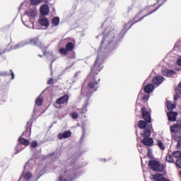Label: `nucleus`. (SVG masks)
I'll list each match as a JSON object with an SVG mask.
<instances>
[{"mask_svg":"<svg viewBox=\"0 0 181 181\" xmlns=\"http://www.w3.org/2000/svg\"><path fill=\"white\" fill-rule=\"evenodd\" d=\"M114 37H114V34L111 32H109L107 35L103 36L100 47L98 51V57L96 58L93 66L91 68L90 75L89 76L90 77H95V76L101 71L103 67H101L100 60H104L105 54H107L108 52H111V47H112V40Z\"/></svg>","mask_w":181,"mask_h":181,"instance_id":"obj_1","label":"nucleus"},{"mask_svg":"<svg viewBox=\"0 0 181 181\" xmlns=\"http://www.w3.org/2000/svg\"><path fill=\"white\" fill-rule=\"evenodd\" d=\"M166 1L168 0H163L162 4L154 9H152L151 6H148L139 11V13L136 15L132 22L129 21L127 23L124 24L123 29L120 32V37H123L124 35H125V33H127V32H128V30H129V29H131V28H132L135 23L141 22V21H142V19L144 18H146V16H149V15H152V13L156 12V11H158V9H159L160 6H162V5L166 2Z\"/></svg>","mask_w":181,"mask_h":181,"instance_id":"obj_2","label":"nucleus"},{"mask_svg":"<svg viewBox=\"0 0 181 181\" xmlns=\"http://www.w3.org/2000/svg\"><path fill=\"white\" fill-rule=\"evenodd\" d=\"M100 81V79L98 81L97 79H95V77L94 76H89L88 77V83L87 86V91H86V95L88 97H91L97 90H98V83Z\"/></svg>","mask_w":181,"mask_h":181,"instance_id":"obj_3","label":"nucleus"},{"mask_svg":"<svg viewBox=\"0 0 181 181\" xmlns=\"http://www.w3.org/2000/svg\"><path fill=\"white\" fill-rule=\"evenodd\" d=\"M148 166L153 172H162L165 169V166L163 164H160L159 162L155 160H149Z\"/></svg>","mask_w":181,"mask_h":181,"instance_id":"obj_4","label":"nucleus"},{"mask_svg":"<svg viewBox=\"0 0 181 181\" xmlns=\"http://www.w3.org/2000/svg\"><path fill=\"white\" fill-rule=\"evenodd\" d=\"M73 50H74V44L69 42L66 44L65 47H61L59 49V53L62 56H66L69 54V52H73Z\"/></svg>","mask_w":181,"mask_h":181,"instance_id":"obj_5","label":"nucleus"},{"mask_svg":"<svg viewBox=\"0 0 181 181\" xmlns=\"http://www.w3.org/2000/svg\"><path fill=\"white\" fill-rule=\"evenodd\" d=\"M146 107H142L141 109V116L146 122L151 124V122H152V119H151V114H149L148 111H146Z\"/></svg>","mask_w":181,"mask_h":181,"instance_id":"obj_6","label":"nucleus"},{"mask_svg":"<svg viewBox=\"0 0 181 181\" xmlns=\"http://www.w3.org/2000/svg\"><path fill=\"white\" fill-rule=\"evenodd\" d=\"M69 95L67 94L64 95L63 96L57 99L55 104H57L58 105H63V104H69Z\"/></svg>","mask_w":181,"mask_h":181,"instance_id":"obj_7","label":"nucleus"},{"mask_svg":"<svg viewBox=\"0 0 181 181\" xmlns=\"http://www.w3.org/2000/svg\"><path fill=\"white\" fill-rule=\"evenodd\" d=\"M137 127L140 129H146V128H148V129H152L153 128L152 124H148V122L144 120L139 121Z\"/></svg>","mask_w":181,"mask_h":181,"instance_id":"obj_8","label":"nucleus"},{"mask_svg":"<svg viewBox=\"0 0 181 181\" xmlns=\"http://www.w3.org/2000/svg\"><path fill=\"white\" fill-rule=\"evenodd\" d=\"M49 9V5L47 4H43L40 8V15H42V16H47L50 12Z\"/></svg>","mask_w":181,"mask_h":181,"instance_id":"obj_9","label":"nucleus"},{"mask_svg":"<svg viewBox=\"0 0 181 181\" xmlns=\"http://www.w3.org/2000/svg\"><path fill=\"white\" fill-rule=\"evenodd\" d=\"M38 23L40 25V26H43L44 28H49V26H50V23L46 17L40 18L38 20Z\"/></svg>","mask_w":181,"mask_h":181,"instance_id":"obj_10","label":"nucleus"},{"mask_svg":"<svg viewBox=\"0 0 181 181\" xmlns=\"http://www.w3.org/2000/svg\"><path fill=\"white\" fill-rule=\"evenodd\" d=\"M163 80H165V78L162 76H156L153 77L152 81L153 83L155 84V86H160L162 83H163Z\"/></svg>","mask_w":181,"mask_h":181,"instance_id":"obj_11","label":"nucleus"},{"mask_svg":"<svg viewBox=\"0 0 181 181\" xmlns=\"http://www.w3.org/2000/svg\"><path fill=\"white\" fill-rule=\"evenodd\" d=\"M162 75L165 77H172V76H175L176 74V72L172 69H164L162 70Z\"/></svg>","mask_w":181,"mask_h":181,"instance_id":"obj_12","label":"nucleus"},{"mask_svg":"<svg viewBox=\"0 0 181 181\" xmlns=\"http://www.w3.org/2000/svg\"><path fill=\"white\" fill-rule=\"evenodd\" d=\"M141 144H144L145 146H153V139L151 137L144 138Z\"/></svg>","mask_w":181,"mask_h":181,"instance_id":"obj_13","label":"nucleus"},{"mask_svg":"<svg viewBox=\"0 0 181 181\" xmlns=\"http://www.w3.org/2000/svg\"><path fill=\"white\" fill-rule=\"evenodd\" d=\"M70 136H71V132L70 131H65L58 134L59 139H67V138H70Z\"/></svg>","mask_w":181,"mask_h":181,"instance_id":"obj_14","label":"nucleus"},{"mask_svg":"<svg viewBox=\"0 0 181 181\" xmlns=\"http://www.w3.org/2000/svg\"><path fill=\"white\" fill-rule=\"evenodd\" d=\"M167 115L168 117V121H170L171 122H175V121H176V117H177V112H168L167 113Z\"/></svg>","mask_w":181,"mask_h":181,"instance_id":"obj_15","label":"nucleus"},{"mask_svg":"<svg viewBox=\"0 0 181 181\" xmlns=\"http://www.w3.org/2000/svg\"><path fill=\"white\" fill-rule=\"evenodd\" d=\"M154 89L155 85H153V83H149L144 87V92H146L147 94H151V93H152Z\"/></svg>","mask_w":181,"mask_h":181,"instance_id":"obj_16","label":"nucleus"},{"mask_svg":"<svg viewBox=\"0 0 181 181\" xmlns=\"http://www.w3.org/2000/svg\"><path fill=\"white\" fill-rule=\"evenodd\" d=\"M61 175L58 179V181H66V176H67V168H64L61 170Z\"/></svg>","mask_w":181,"mask_h":181,"instance_id":"obj_17","label":"nucleus"},{"mask_svg":"<svg viewBox=\"0 0 181 181\" xmlns=\"http://www.w3.org/2000/svg\"><path fill=\"white\" fill-rule=\"evenodd\" d=\"M151 129H144L143 133L141 134L143 138H151V135L152 134Z\"/></svg>","mask_w":181,"mask_h":181,"instance_id":"obj_18","label":"nucleus"},{"mask_svg":"<svg viewBox=\"0 0 181 181\" xmlns=\"http://www.w3.org/2000/svg\"><path fill=\"white\" fill-rule=\"evenodd\" d=\"M18 142H19V144H21V145H23L24 146H29V144H30L29 140H28L27 139H25L22 136H20L18 138Z\"/></svg>","mask_w":181,"mask_h":181,"instance_id":"obj_19","label":"nucleus"},{"mask_svg":"<svg viewBox=\"0 0 181 181\" xmlns=\"http://www.w3.org/2000/svg\"><path fill=\"white\" fill-rule=\"evenodd\" d=\"M166 107L168 111H172L173 110H175V108H176V104L172 103L170 100H168L166 103Z\"/></svg>","mask_w":181,"mask_h":181,"instance_id":"obj_20","label":"nucleus"},{"mask_svg":"<svg viewBox=\"0 0 181 181\" xmlns=\"http://www.w3.org/2000/svg\"><path fill=\"white\" fill-rule=\"evenodd\" d=\"M179 129H181V125L180 124H174L170 127L171 132H176V131H179Z\"/></svg>","mask_w":181,"mask_h":181,"instance_id":"obj_21","label":"nucleus"},{"mask_svg":"<svg viewBox=\"0 0 181 181\" xmlns=\"http://www.w3.org/2000/svg\"><path fill=\"white\" fill-rule=\"evenodd\" d=\"M51 23L53 26H58L60 23V18L59 17H54L52 19Z\"/></svg>","mask_w":181,"mask_h":181,"instance_id":"obj_22","label":"nucleus"},{"mask_svg":"<svg viewBox=\"0 0 181 181\" xmlns=\"http://www.w3.org/2000/svg\"><path fill=\"white\" fill-rule=\"evenodd\" d=\"M43 105V98H42V96H39L38 98H37L35 100V105H37V107H41V105Z\"/></svg>","mask_w":181,"mask_h":181,"instance_id":"obj_23","label":"nucleus"},{"mask_svg":"<svg viewBox=\"0 0 181 181\" xmlns=\"http://www.w3.org/2000/svg\"><path fill=\"white\" fill-rule=\"evenodd\" d=\"M166 162H168V163H175V160H173V157L172 155L168 153L165 157Z\"/></svg>","mask_w":181,"mask_h":181,"instance_id":"obj_24","label":"nucleus"},{"mask_svg":"<svg viewBox=\"0 0 181 181\" xmlns=\"http://www.w3.org/2000/svg\"><path fill=\"white\" fill-rule=\"evenodd\" d=\"M43 2V0H30V4L33 6H37V5H40Z\"/></svg>","mask_w":181,"mask_h":181,"instance_id":"obj_25","label":"nucleus"},{"mask_svg":"<svg viewBox=\"0 0 181 181\" xmlns=\"http://www.w3.org/2000/svg\"><path fill=\"white\" fill-rule=\"evenodd\" d=\"M157 145L161 151H165L166 149V146H165V144H163V142H162L161 140L157 141Z\"/></svg>","mask_w":181,"mask_h":181,"instance_id":"obj_26","label":"nucleus"},{"mask_svg":"<svg viewBox=\"0 0 181 181\" xmlns=\"http://www.w3.org/2000/svg\"><path fill=\"white\" fill-rule=\"evenodd\" d=\"M32 177H33V175H32V173H24V175H23V178L25 180H27V181H29V180H30L31 179H32Z\"/></svg>","mask_w":181,"mask_h":181,"instance_id":"obj_27","label":"nucleus"},{"mask_svg":"<svg viewBox=\"0 0 181 181\" xmlns=\"http://www.w3.org/2000/svg\"><path fill=\"white\" fill-rule=\"evenodd\" d=\"M173 158H175L176 159H179V158H181V151H176L173 152L172 153Z\"/></svg>","mask_w":181,"mask_h":181,"instance_id":"obj_28","label":"nucleus"},{"mask_svg":"<svg viewBox=\"0 0 181 181\" xmlns=\"http://www.w3.org/2000/svg\"><path fill=\"white\" fill-rule=\"evenodd\" d=\"M27 15L28 16H31V18H33V16H36V11H35L34 10H30Z\"/></svg>","mask_w":181,"mask_h":181,"instance_id":"obj_29","label":"nucleus"},{"mask_svg":"<svg viewBox=\"0 0 181 181\" xmlns=\"http://www.w3.org/2000/svg\"><path fill=\"white\" fill-rule=\"evenodd\" d=\"M39 144H37V141H33L31 143H30V148H37Z\"/></svg>","mask_w":181,"mask_h":181,"instance_id":"obj_30","label":"nucleus"},{"mask_svg":"<svg viewBox=\"0 0 181 181\" xmlns=\"http://www.w3.org/2000/svg\"><path fill=\"white\" fill-rule=\"evenodd\" d=\"M70 117H71L73 119H77V118H78V113L74 112L70 113Z\"/></svg>","mask_w":181,"mask_h":181,"instance_id":"obj_31","label":"nucleus"},{"mask_svg":"<svg viewBox=\"0 0 181 181\" xmlns=\"http://www.w3.org/2000/svg\"><path fill=\"white\" fill-rule=\"evenodd\" d=\"M175 91L177 94H181V82L177 85Z\"/></svg>","mask_w":181,"mask_h":181,"instance_id":"obj_32","label":"nucleus"},{"mask_svg":"<svg viewBox=\"0 0 181 181\" xmlns=\"http://www.w3.org/2000/svg\"><path fill=\"white\" fill-rule=\"evenodd\" d=\"M141 100L144 103H146L149 100V95H144Z\"/></svg>","mask_w":181,"mask_h":181,"instance_id":"obj_33","label":"nucleus"},{"mask_svg":"<svg viewBox=\"0 0 181 181\" xmlns=\"http://www.w3.org/2000/svg\"><path fill=\"white\" fill-rule=\"evenodd\" d=\"M175 165L177 166V168H180L181 169V158H177L175 161Z\"/></svg>","mask_w":181,"mask_h":181,"instance_id":"obj_34","label":"nucleus"},{"mask_svg":"<svg viewBox=\"0 0 181 181\" xmlns=\"http://www.w3.org/2000/svg\"><path fill=\"white\" fill-rule=\"evenodd\" d=\"M6 76H8V73H6V72H0V77H6Z\"/></svg>","mask_w":181,"mask_h":181,"instance_id":"obj_35","label":"nucleus"},{"mask_svg":"<svg viewBox=\"0 0 181 181\" xmlns=\"http://www.w3.org/2000/svg\"><path fill=\"white\" fill-rule=\"evenodd\" d=\"M177 148L181 149V140H179L177 144Z\"/></svg>","mask_w":181,"mask_h":181,"instance_id":"obj_36","label":"nucleus"},{"mask_svg":"<svg viewBox=\"0 0 181 181\" xmlns=\"http://www.w3.org/2000/svg\"><path fill=\"white\" fill-rule=\"evenodd\" d=\"M47 84H54V81L53 80V78H49L47 81Z\"/></svg>","mask_w":181,"mask_h":181,"instance_id":"obj_37","label":"nucleus"},{"mask_svg":"<svg viewBox=\"0 0 181 181\" xmlns=\"http://www.w3.org/2000/svg\"><path fill=\"white\" fill-rule=\"evenodd\" d=\"M10 72L11 73V80H13V78H15V75L13 74L12 69H10Z\"/></svg>","mask_w":181,"mask_h":181,"instance_id":"obj_38","label":"nucleus"},{"mask_svg":"<svg viewBox=\"0 0 181 181\" xmlns=\"http://www.w3.org/2000/svg\"><path fill=\"white\" fill-rule=\"evenodd\" d=\"M4 53H5V51H4L2 49H0V56L4 54Z\"/></svg>","mask_w":181,"mask_h":181,"instance_id":"obj_39","label":"nucleus"},{"mask_svg":"<svg viewBox=\"0 0 181 181\" xmlns=\"http://www.w3.org/2000/svg\"><path fill=\"white\" fill-rule=\"evenodd\" d=\"M177 63L178 66H181V59H177Z\"/></svg>","mask_w":181,"mask_h":181,"instance_id":"obj_40","label":"nucleus"},{"mask_svg":"<svg viewBox=\"0 0 181 181\" xmlns=\"http://www.w3.org/2000/svg\"><path fill=\"white\" fill-rule=\"evenodd\" d=\"M44 1V2H46L47 4H49V2H50V1L52 0H42V1Z\"/></svg>","mask_w":181,"mask_h":181,"instance_id":"obj_41","label":"nucleus"},{"mask_svg":"<svg viewBox=\"0 0 181 181\" xmlns=\"http://www.w3.org/2000/svg\"><path fill=\"white\" fill-rule=\"evenodd\" d=\"M177 95L174 96V101H177Z\"/></svg>","mask_w":181,"mask_h":181,"instance_id":"obj_42","label":"nucleus"},{"mask_svg":"<svg viewBox=\"0 0 181 181\" xmlns=\"http://www.w3.org/2000/svg\"><path fill=\"white\" fill-rule=\"evenodd\" d=\"M180 175H181V170H180Z\"/></svg>","mask_w":181,"mask_h":181,"instance_id":"obj_43","label":"nucleus"}]
</instances>
